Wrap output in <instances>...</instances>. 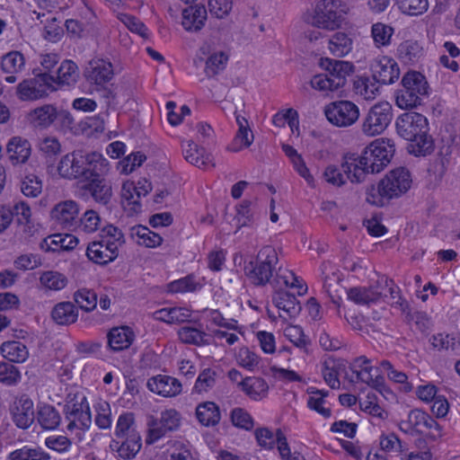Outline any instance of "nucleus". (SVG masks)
I'll return each mask as SVG.
<instances>
[{"mask_svg":"<svg viewBox=\"0 0 460 460\" xmlns=\"http://www.w3.org/2000/svg\"><path fill=\"white\" fill-rule=\"evenodd\" d=\"M379 84L373 75L359 76L354 81V91L365 100H373L379 93Z\"/></svg>","mask_w":460,"mask_h":460,"instance_id":"nucleus-41","label":"nucleus"},{"mask_svg":"<svg viewBox=\"0 0 460 460\" xmlns=\"http://www.w3.org/2000/svg\"><path fill=\"white\" fill-rule=\"evenodd\" d=\"M78 243V240L72 234H56L49 235L40 243L41 250L45 252H60L74 249Z\"/></svg>","mask_w":460,"mask_h":460,"instance_id":"nucleus-28","label":"nucleus"},{"mask_svg":"<svg viewBox=\"0 0 460 460\" xmlns=\"http://www.w3.org/2000/svg\"><path fill=\"white\" fill-rule=\"evenodd\" d=\"M279 257L277 251L270 245L263 246L254 260L245 263L244 274L250 283L255 287H264L272 284V278L277 271Z\"/></svg>","mask_w":460,"mask_h":460,"instance_id":"nucleus-4","label":"nucleus"},{"mask_svg":"<svg viewBox=\"0 0 460 460\" xmlns=\"http://www.w3.org/2000/svg\"><path fill=\"white\" fill-rule=\"evenodd\" d=\"M242 391L251 399L258 401L268 395L269 385L267 382L258 376H248L238 383Z\"/></svg>","mask_w":460,"mask_h":460,"instance_id":"nucleus-31","label":"nucleus"},{"mask_svg":"<svg viewBox=\"0 0 460 460\" xmlns=\"http://www.w3.org/2000/svg\"><path fill=\"white\" fill-rule=\"evenodd\" d=\"M54 83L59 85L71 86L76 84L79 78V68L77 65L70 60L65 59L58 68Z\"/></svg>","mask_w":460,"mask_h":460,"instance_id":"nucleus-32","label":"nucleus"},{"mask_svg":"<svg viewBox=\"0 0 460 460\" xmlns=\"http://www.w3.org/2000/svg\"><path fill=\"white\" fill-rule=\"evenodd\" d=\"M422 55L423 49L416 40H408L402 41L397 48L398 58L404 64L416 63Z\"/></svg>","mask_w":460,"mask_h":460,"instance_id":"nucleus-36","label":"nucleus"},{"mask_svg":"<svg viewBox=\"0 0 460 460\" xmlns=\"http://www.w3.org/2000/svg\"><path fill=\"white\" fill-rule=\"evenodd\" d=\"M37 420L45 429H55L61 421V417L57 409L49 404H44L39 408Z\"/></svg>","mask_w":460,"mask_h":460,"instance_id":"nucleus-45","label":"nucleus"},{"mask_svg":"<svg viewBox=\"0 0 460 460\" xmlns=\"http://www.w3.org/2000/svg\"><path fill=\"white\" fill-rule=\"evenodd\" d=\"M376 288L382 292H384L385 289H387L392 305L399 306L403 312L408 309L409 305L407 301L400 296V288L394 284L393 279L382 277L376 281ZM383 294L385 295V293Z\"/></svg>","mask_w":460,"mask_h":460,"instance_id":"nucleus-43","label":"nucleus"},{"mask_svg":"<svg viewBox=\"0 0 460 460\" xmlns=\"http://www.w3.org/2000/svg\"><path fill=\"white\" fill-rule=\"evenodd\" d=\"M233 425L245 430H251L254 427L252 417L242 408H234L231 411Z\"/></svg>","mask_w":460,"mask_h":460,"instance_id":"nucleus-58","label":"nucleus"},{"mask_svg":"<svg viewBox=\"0 0 460 460\" xmlns=\"http://www.w3.org/2000/svg\"><path fill=\"white\" fill-rule=\"evenodd\" d=\"M22 378L18 367L11 362H0V382L5 385H15Z\"/></svg>","mask_w":460,"mask_h":460,"instance_id":"nucleus-51","label":"nucleus"},{"mask_svg":"<svg viewBox=\"0 0 460 460\" xmlns=\"http://www.w3.org/2000/svg\"><path fill=\"white\" fill-rule=\"evenodd\" d=\"M312 395L307 400V405L310 409L317 411L322 416L328 418L331 416V410L323 406L324 397L328 395V391L315 390L311 392Z\"/></svg>","mask_w":460,"mask_h":460,"instance_id":"nucleus-54","label":"nucleus"},{"mask_svg":"<svg viewBox=\"0 0 460 460\" xmlns=\"http://www.w3.org/2000/svg\"><path fill=\"white\" fill-rule=\"evenodd\" d=\"M393 119V108L387 102L373 105L363 118L361 129L368 137L383 133Z\"/></svg>","mask_w":460,"mask_h":460,"instance_id":"nucleus-6","label":"nucleus"},{"mask_svg":"<svg viewBox=\"0 0 460 460\" xmlns=\"http://www.w3.org/2000/svg\"><path fill=\"white\" fill-rule=\"evenodd\" d=\"M340 1L323 0L317 4L312 24L317 28L334 31L343 21L344 11L340 10Z\"/></svg>","mask_w":460,"mask_h":460,"instance_id":"nucleus-10","label":"nucleus"},{"mask_svg":"<svg viewBox=\"0 0 460 460\" xmlns=\"http://www.w3.org/2000/svg\"><path fill=\"white\" fill-rule=\"evenodd\" d=\"M0 351L9 362L22 363L29 357L27 347L18 341H8L2 343Z\"/></svg>","mask_w":460,"mask_h":460,"instance_id":"nucleus-33","label":"nucleus"},{"mask_svg":"<svg viewBox=\"0 0 460 460\" xmlns=\"http://www.w3.org/2000/svg\"><path fill=\"white\" fill-rule=\"evenodd\" d=\"M0 66L2 71L9 75L5 77V81L13 84L17 81L16 75L25 69V58L20 51L13 50L2 57Z\"/></svg>","mask_w":460,"mask_h":460,"instance_id":"nucleus-23","label":"nucleus"},{"mask_svg":"<svg viewBox=\"0 0 460 460\" xmlns=\"http://www.w3.org/2000/svg\"><path fill=\"white\" fill-rule=\"evenodd\" d=\"M41 263L40 258L33 253L22 254L13 261L14 267L23 271L36 269L40 266Z\"/></svg>","mask_w":460,"mask_h":460,"instance_id":"nucleus-63","label":"nucleus"},{"mask_svg":"<svg viewBox=\"0 0 460 460\" xmlns=\"http://www.w3.org/2000/svg\"><path fill=\"white\" fill-rule=\"evenodd\" d=\"M429 94L425 76L417 71L407 72L402 79L401 88L395 93L396 105L401 109H412L421 104Z\"/></svg>","mask_w":460,"mask_h":460,"instance_id":"nucleus-5","label":"nucleus"},{"mask_svg":"<svg viewBox=\"0 0 460 460\" xmlns=\"http://www.w3.org/2000/svg\"><path fill=\"white\" fill-rule=\"evenodd\" d=\"M134 433H138L134 427V414L132 412L121 414L117 421L115 437L123 438Z\"/></svg>","mask_w":460,"mask_h":460,"instance_id":"nucleus-57","label":"nucleus"},{"mask_svg":"<svg viewBox=\"0 0 460 460\" xmlns=\"http://www.w3.org/2000/svg\"><path fill=\"white\" fill-rule=\"evenodd\" d=\"M394 152V145L391 139H376L364 149L360 156L345 155L342 162L343 171L351 182H362L367 173L381 172L390 163Z\"/></svg>","mask_w":460,"mask_h":460,"instance_id":"nucleus-1","label":"nucleus"},{"mask_svg":"<svg viewBox=\"0 0 460 460\" xmlns=\"http://www.w3.org/2000/svg\"><path fill=\"white\" fill-rule=\"evenodd\" d=\"M85 76L90 83L102 85L113 76L112 65L103 59L92 60L89 62Z\"/></svg>","mask_w":460,"mask_h":460,"instance_id":"nucleus-24","label":"nucleus"},{"mask_svg":"<svg viewBox=\"0 0 460 460\" xmlns=\"http://www.w3.org/2000/svg\"><path fill=\"white\" fill-rule=\"evenodd\" d=\"M181 424L180 413L174 409H168L161 412L159 419L151 416L148 419V436L146 442L152 444L167 432L176 430Z\"/></svg>","mask_w":460,"mask_h":460,"instance_id":"nucleus-11","label":"nucleus"},{"mask_svg":"<svg viewBox=\"0 0 460 460\" xmlns=\"http://www.w3.org/2000/svg\"><path fill=\"white\" fill-rule=\"evenodd\" d=\"M370 71L380 84H392L399 79L400 68L394 59L387 56L376 58L370 64Z\"/></svg>","mask_w":460,"mask_h":460,"instance_id":"nucleus-14","label":"nucleus"},{"mask_svg":"<svg viewBox=\"0 0 460 460\" xmlns=\"http://www.w3.org/2000/svg\"><path fill=\"white\" fill-rule=\"evenodd\" d=\"M38 147L40 153L48 158L55 157L61 152V145L54 137H46L40 139Z\"/></svg>","mask_w":460,"mask_h":460,"instance_id":"nucleus-59","label":"nucleus"},{"mask_svg":"<svg viewBox=\"0 0 460 460\" xmlns=\"http://www.w3.org/2000/svg\"><path fill=\"white\" fill-rule=\"evenodd\" d=\"M117 18L132 32L138 34L142 38L148 37V29L135 16L119 13Z\"/></svg>","mask_w":460,"mask_h":460,"instance_id":"nucleus-56","label":"nucleus"},{"mask_svg":"<svg viewBox=\"0 0 460 460\" xmlns=\"http://www.w3.org/2000/svg\"><path fill=\"white\" fill-rule=\"evenodd\" d=\"M75 303L84 311L93 310L97 305V295L90 289L83 288L74 294Z\"/></svg>","mask_w":460,"mask_h":460,"instance_id":"nucleus-52","label":"nucleus"},{"mask_svg":"<svg viewBox=\"0 0 460 460\" xmlns=\"http://www.w3.org/2000/svg\"><path fill=\"white\" fill-rule=\"evenodd\" d=\"M285 337L296 347L305 352H308L311 344L310 339L304 333L303 329L298 325H290L284 330Z\"/></svg>","mask_w":460,"mask_h":460,"instance_id":"nucleus-49","label":"nucleus"},{"mask_svg":"<svg viewBox=\"0 0 460 460\" xmlns=\"http://www.w3.org/2000/svg\"><path fill=\"white\" fill-rule=\"evenodd\" d=\"M79 206L74 200H66L57 204L51 211V217L63 228H76Z\"/></svg>","mask_w":460,"mask_h":460,"instance_id":"nucleus-16","label":"nucleus"},{"mask_svg":"<svg viewBox=\"0 0 460 460\" xmlns=\"http://www.w3.org/2000/svg\"><path fill=\"white\" fill-rule=\"evenodd\" d=\"M51 318L58 325H70L77 321L78 309L72 302H59L52 308Z\"/></svg>","mask_w":460,"mask_h":460,"instance_id":"nucleus-29","label":"nucleus"},{"mask_svg":"<svg viewBox=\"0 0 460 460\" xmlns=\"http://www.w3.org/2000/svg\"><path fill=\"white\" fill-rule=\"evenodd\" d=\"M57 119H62L64 123L67 125L74 122V119L68 111H58L52 104H45L35 108L27 114L29 123L39 128H49Z\"/></svg>","mask_w":460,"mask_h":460,"instance_id":"nucleus-12","label":"nucleus"},{"mask_svg":"<svg viewBox=\"0 0 460 460\" xmlns=\"http://www.w3.org/2000/svg\"><path fill=\"white\" fill-rule=\"evenodd\" d=\"M112 195L111 183L104 176L79 181L77 196L82 199H92L96 203L106 207L111 203Z\"/></svg>","mask_w":460,"mask_h":460,"instance_id":"nucleus-9","label":"nucleus"},{"mask_svg":"<svg viewBox=\"0 0 460 460\" xmlns=\"http://www.w3.org/2000/svg\"><path fill=\"white\" fill-rule=\"evenodd\" d=\"M397 134L410 142L407 150L415 156H427L435 149V142L429 134L428 119L415 111H408L397 117L395 121Z\"/></svg>","mask_w":460,"mask_h":460,"instance_id":"nucleus-2","label":"nucleus"},{"mask_svg":"<svg viewBox=\"0 0 460 460\" xmlns=\"http://www.w3.org/2000/svg\"><path fill=\"white\" fill-rule=\"evenodd\" d=\"M84 172L81 181H90L96 177L105 176L109 172L108 160L98 152L83 154Z\"/></svg>","mask_w":460,"mask_h":460,"instance_id":"nucleus-18","label":"nucleus"},{"mask_svg":"<svg viewBox=\"0 0 460 460\" xmlns=\"http://www.w3.org/2000/svg\"><path fill=\"white\" fill-rule=\"evenodd\" d=\"M21 190L26 197H38L42 191V181L34 174H28L21 182Z\"/></svg>","mask_w":460,"mask_h":460,"instance_id":"nucleus-53","label":"nucleus"},{"mask_svg":"<svg viewBox=\"0 0 460 460\" xmlns=\"http://www.w3.org/2000/svg\"><path fill=\"white\" fill-rule=\"evenodd\" d=\"M257 208L255 202L243 200L236 206V215L234 218L237 228L252 226L256 219Z\"/></svg>","mask_w":460,"mask_h":460,"instance_id":"nucleus-37","label":"nucleus"},{"mask_svg":"<svg viewBox=\"0 0 460 460\" xmlns=\"http://www.w3.org/2000/svg\"><path fill=\"white\" fill-rule=\"evenodd\" d=\"M323 177L327 182L335 186H341L345 184L347 180H349L343 171L342 165L341 168L335 165L327 166L323 172Z\"/></svg>","mask_w":460,"mask_h":460,"instance_id":"nucleus-62","label":"nucleus"},{"mask_svg":"<svg viewBox=\"0 0 460 460\" xmlns=\"http://www.w3.org/2000/svg\"><path fill=\"white\" fill-rule=\"evenodd\" d=\"M347 296L349 300L358 305H370L385 301L387 297L382 291H379L376 285L367 287H355L347 291Z\"/></svg>","mask_w":460,"mask_h":460,"instance_id":"nucleus-20","label":"nucleus"},{"mask_svg":"<svg viewBox=\"0 0 460 460\" xmlns=\"http://www.w3.org/2000/svg\"><path fill=\"white\" fill-rule=\"evenodd\" d=\"M130 235L139 245L155 248L162 243L163 238L156 233L143 226H135L130 229Z\"/></svg>","mask_w":460,"mask_h":460,"instance_id":"nucleus-39","label":"nucleus"},{"mask_svg":"<svg viewBox=\"0 0 460 460\" xmlns=\"http://www.w3.org/2000/svg\"><path fill=\"white\" fill-rule=\"evenodd\" d=\"M39 281L44 289L50 291L62 290L68 283L67 278L63 273L56 270L41 272Z\"/></svg>","mask_w":460,"mask_h":460,"instance_id":"nucleus-42","label":"nucleus"},{"mask_svg":"<svg viewBox=\"0 0 460 460\" xmlns=\"http://www.w3.org/2000/svg\"><path fill=\"white\" fill-rule=\"evenodd\" d=\"M100 241L105 243V245L114 248L113 250L119 254V247L125 243L124 234L121 230L113 226L107 225L102 228L100 234Z\"/></svg>","mask_w":460,"mask_h":460,"instance_id":"nucleus-46","label":"nucleus"},{"mask_svg":"<svg viewBox=\"0 0 460 460\" xmlns=\"http://www.w3.org/2000/svg\"><path fill=\"white\" fill-rule=\"evenodd\" d=\"M97 414L95 416V424L99 429H109L111 425V412L110 404L107 402H101L96 405Z\"/></svg>","mask_w":460,"mask_h":460,"instance_id":"nucleus-60","label":"nucleus"},{"mask_svg":"<svg viewBox=\"0 0 460 460\" xmlns=\"http://www.w3.org/2000/svg\"><path fill=\"white\" fill-rule=\"evenodd\" d=\"M327 41L331 53L335 57H344L352 50V40L344 32H336Z\"/></svg>","mask_w":460,"mask_h":460,"instance_id":"nucleus-44","label":"nucleus"},{"mask_svg":"<svg viewBox=\"0 0 460 460\" xmlns=\"http://www.w3.org/2000/svg\"><path fill=\"white\" fill-rule=\"evenodd\" d=\"M182 152L186 161L198 168L208 169L215 166L212 155L192 141H187L182 145Z\"/></svg>","mask_w":460,"mask_h":460,"instance_id":"nucleus-25","label":"nucleus"},{"mask_svg":"<svg viewBox=\"0 0 460 460\" xmlns=\"http://www.w3.org/2000/svg\"><path fill=\"white\" fill-rule=\"evenodd\" d=\"M12 419L20 429L29 428L35 419L33 402L27 395L18 398L11 408Z\"/></svg>","mask_w":460,"mask_h":460,"instance_id":"nucleus-17","label":"nucleus"},{"mask_svg":"<svg viewBox=\"0 0 460 460\" xmlns=\"http://www.w3.org/2000/svg\"><path fill=\"white\" fill-rule=\"evenodd\" d=\"M217 384V372L212 368L201 371L195 382L194 391L198 394L207 393Z\"/></svg>","mask_w":460,"mask_h":460,"instance_id":"nucleus-50","label":"nucleus"},{"mask_svg":"<svg viewBox=\"0 0 460 460\" xmlns=\"http://www.w3.org/2000/svg\"><path fill=\"white\" fill-rule=\"evenodd\" d=\"M134 332L128 326L112 328L108 335V344L114 351L128 349L134 341Z\"/></svg>","mask_w":460,"mask_h":460,"instance_id":"nucleus-30","label":"nucleus"},{"mask_svg":"<svg viewBox=\"0 0 460 460\" xmlns=\"http://www.w3.org/2000/svg\"><path fill=\"white\" fill-rule=\"evenodd\" d=\"M324 115L333 126L346 128L358 119L359 108L350 101H335L324 107Z\"/></svg>","mask_w":460,"mask_h":460,"instance_id":"nucleus-7","label":"nucleus"},{"mask_svg":"<svg viewBox=\"0 0 460 460\" xmlns=\"http://www.w3.org/2000/svg\"><path fill=\"white\" fill-rule=\"evenodd\" d=\"M148 389L164 397H173L181 394V384L172 376L157 375L148 379Z\"/></svg>","mask_w":460,"mask_h":460,"instance_id":"nucleus-19","label":"nucleus"},{"mask_svg":"<svg viewBox=\"0 0 460 460\" xmlns=\"http://www.w3.org/2000/svg\"><path fill=\"white\" fill-rule=\"evenodd\" d=\"M272 301L279 310L285 312L289 317L296 316L301 310L296 297L289 292L277 291L273 296Z\"/></svg>","mask_w":460,"mask_h":460,"instance_id":"nucleus-35","label":"nucleus"},{"mask_svg":"<svg viewBox=\"0 0 460 460\" xmlns=\"http://www.w3.org/2000/svg\"><path fill=\"white\" fill-rule=\"evenodd\" d=\"M63 412L66 420H68L67 430L72 431L76 428L85 431L90 429L92 415L88 403L83 405L72 404L71 406L64 405Z\"/></svg>","mask_w":460,"mask_h":460,"instance_id":"nucleus-15","label":"nucleus"},{"mask_svg":"<svg viewBox=\"0 0 460 460\" xmlns=\"http://www.w3.org/2000/svg\"><path fill=\"white\" fill-rule=\"evenodd\" d=\"M196 416L199 421L207 427L215 426L220 420L219 407L213 402H205L198 405Z\"/></svg>","mask_w":460,"mask_h":460,"instance_id":"nucleus-38","label":"nucleus"},{"mask_svg":"<svg viewBox=\"0 0 460 460\" xmlns=\"http://www.w3.org/2000/svg\"><path fill=\"white\" fill-rule=\"evenodd\" d=\"M228 58V56L224 51L214 52L208 57L204 69L206 75L211 78L225 70Z\"/></svg>","mask_w":460,"mask_h":460,"instance_id":"nucleus-47","label":"nucleus"},{"mask_svg":"<svg viewBox=\"0 0 460 460\" xmlns=\"http://www.w3.org/2000/svg\"><path fill=\"white\" fill-rule=\"evenodd\" d=\"M412 180L409 170L398 167L392 170L380 181L377 188H373L367 194V200L378 207L385 205V199L389 200L406 193L411 188Z\"/></svg>","mask_w":460,"mask_h":460,"instance_id":"nucleus-3","label":"nucleus"},{"mask_svg":"<svg viewBox=\"0 0 460 460\" xmlns=\"http://www.w3.org/2000/svg\"><path fill=\"white\" fill-rule=\"evenodd\" d=\"M178 337L181 342L195 346H203L210 343V335L191 326H183L178 331Z\"/></svg>","mask_w":460,"mask_h":460,"instance_id":"nucleus-40","label":"nucleus"},{"mask_svg":"<svg viewBox=\"0 0 460 460\" xmlns=\"http://www.w3.org/2000/svg\"><path fill=\"white\" fill-rule=\"evenodd\" d=\"M109 245H105L102 242L93 241L90 243L86 249V255L90 261L96 264L106 265L113 261L118 253Z\"/></svg>","mask_w":460,"mask_h":460,"instance_id":"nucleus-27","label":"nucleus"},{"mask_svg":"<svg viewBox=\"0 0 460 460\" xmlns=\"http://www.w3.org/2000/svg\"><path fill=\"white\" fill-rule=\"evenodd\" d=\"M394 34V28L390 24L377 22L373 23L370 30V37L376 49L385 48L391 45Z\"/></svg>","mask_w":460,"mask_h":460,"instance_id":"nucleus-34","label":"nucleus"},{"mask_svg":"<svg viewBox=\"0 0 460 460\" xmlns=\"http://www.w3.org/2000/svg\"><path fill=\"white\" fill-rule=\"evenodd\" d=\"M101 223L102 219L99 213L96 210L88 209L77 220L76 227L85 234H92L100 228Z\"/></svg>","mask_w":460,"mask_h":460,"instance_id":"nucleus-48","label":"nucleus"},{"mask_svg":"<svg viewBox=\"0 0 460 460\" xmlns=\"http://www.w3.org/2000/svg\"><path fill=\"white\" fill-rule=\"evenodd\" d=\"M45 445L48 448L62 454L69 451L72 441L63 435H52L46 438Z\"/></svg>","mask_w":460,"mask_h":460,"instance_id":"nucleus-61","label":"nucleus"},{"mask_svg":"<svg viewBox=\"0 0 460 460\" xmlns=\"http://www.w3.org/2000/svg\"><path fill=\"white\" fill-rule=\"evenodd\" d=\"M53 75L40 73L32 78L24 79L16 88V94L21 101H35L48 94L53 90Z\"/></svg>","mask_w":460,"mask_h":460,"instance_id":"nucleus-8","label":"nucleus"},{"mask_svg":"<svg viewBox=\"0 0 460 460\" xmlns=\"http://www.w3.org/2000/svg\"><path fill=\"white\" fill-rule=\"evenodd\" d=\"M6 152L13 165L24 164L31 155V145L26 138L13 137L8 141Z\"/></svg>","mask_w":460,"mask_h":460,"instance_id":"nucleus-22","label":"nucleus"},{"mask_svg":"<svg viewBox=\"0 0 460 460\" xmlns=\"http://www.w3.org/2000/svg\"><path fill=\"white\" fill-rule=\"evenodd\" d=\"M318 64L332 82V87L337 88V90L345 85L347 77L354 70V66L350 62L328 58H321Z\"/></svg>","mask_w":460,"mask_h":460,"instance_id":"nucleus-13","label":"nucleus"},{"mask_svg":"<svg viewBox=\"0 0 460 460\" xmlns=\"http://www.w3.org/2000/svg\"><path fill=\"white\" fill-rule=\"evenodd\" d=\"M110 447L123 459L134 458L142 447L141 436L139 433H134L123 438H115Z\"/></svg>","mask_w":460,"mask_h":460,"instance_id":"nucleus-21","label":"nucleus"},{"mask_svg":"<svg viewBox=\"0 0 460 460\" xmlns=\"http://www.w3.org/2000/svg\"><path fill=\"white\" fill-rule=\"evenodd\" d=\"M207 20V10L202 4L190 5L182 10L181 24L186 31L201 30Z\"/></svg>","mask_w":460,"mask_h":460,"instance_id":"nucleus-26","label":"nucleus"},{"mask_svg":"<svg viewBox=\"0 0 460 460\" xmlns=\"http://www.w3.org/2000/svg\"><path fill=\"white\" fill-rule=\"evenodd\" d=\"M398 7L405 14L417 16L428 10L429 2L428 0H402L399 1Z\"/></svg>","mask_w":460,"mask_h":460,"instance_id":"nucleus-55","label":"nucleus"},{"mask_svg":"<svg viewBox=\"0 0 460 460\" xmlns=\"http://www.w3.org/2000/svg\"><path fill=\"white\" fill-rule=\"evenodd\" d=\"M236 358L241 367L249 370L254 369L260 362V357L246 347L239 349Z\"/></svg>","mask_w":460,"mask_h":460,"instance_id":"nucleus-64","label":"nucleus"}]
</instances>
